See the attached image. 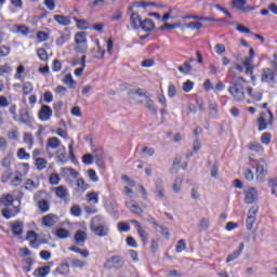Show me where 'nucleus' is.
<instances>
[{
	"label": "nucleus",
	"instance_id": "nucleus-1",
	"mask_svg": "<svg viewBox=\"0 0 277 277\" xmlns=\"http://www.w3.org/2000/svg\"><path fill=\"white\" fill-rule=\"evenodd\" d=\"M228 92L238 103L246 98V91L243 90V84L239 81H234L229 83Z\"/></svg>",
	"mask_w": 277,
	"mask_h": 277
},
{
	"label": "nucleus",
	"instance_id": "nucleus-2",
	"mask_svg": "<svg viewBox=\"0 0 277 277\" xmlns=\"http://www.w3.org/2000/svg\"><path fill=\"white\" fill-rule=\"evenodd\" d=\"M105 269H122L124 267V258L113 255L104 263Z\"/></svg>",
	"mask_w": 277,
	"mask_h": 277
},
{
	"label": "nucleus",
	"instance_id": "nucleus-3",
	"mask_svg": "<svg viewBox=\"0 0 277 277\" xmlns=\"http://www.w3.org/2000/svg\"><path fill=\"white\" fill-rule=\"evenodd\" d=\"M267 114H268V120H265V113H261L260 117L258 118L256 122H258V130L259 131H265L267 129V126L269 124V127H274V113H272V110L267 109Z\"/></svg>",
	"mask_w": 277,
	"mask_h": 277
},
{
	"label": "nucleus",
	"instance_id": "nucleus-4",
	"mask_svg": "<svg viewBox=\"0 0 277 277\" xmlns=\"http://www.w3.org/2000/svg\"><path fill=\"white\" fill-rule=\"evenodd\" d=\"M42 194H47V190H39L34 195V200L38 201V209L41 211V213H47L49 212V209L51 207L49 206V201L47 199L40 200L42 198Z\"/></svg>",
	"mask_w": 277,
	"mask_h": 277
},
{
	"label": "nucleus",
	"instance_id": "nucleus-5",
	"mask_svg": "<svg viewBox=\"0 0 277 277\" xmlns=\"http://www.w3.org/2000/svg\"><path fill=\"white\" fill-rule=\"evenodd\" d=\"M265 168H267L265 160L260 159L255 171L256 181H259V183H263L265 181V176H267V170Z\"/></svg>",
	"mask_w": 277,
	"mask_h": 277
},
{
	"label": "nucleus",
	"instance_id": "nucleus-6",
	"mask_svg": "<svg viewBox=\"0 0 277 277\" xmlns=\"http://www.w3.org/2000/svg\"><path fill=\"white\" fill-rule=\"evenodd\" d=\"M259 200V190L254 187H250L245 190V205H254Z\"/></svg>",
	"mask_w": 277,
	"mask_h": 277
},
{
	"label": "nucleus",
	"instance_id": "nucleus-7",
	"mask_svg": "<svg viewBox=\"0 0 277 277\" xmlns=\"http://www.w3.org/2000/svg\"><path fill=\"white\" fill-rule=\"evenodd\" d=\"M51 116H53V109H51V106L49 105H42L41 109L38 113V118L42 122H47L51 120Z\"/></svg>",
	"mask_w": 277,
	"mask_h": 277
},
{
	"label": "nucleus",
	"instance_id": "nucleus-8",
	"mask_svg": "<svg viewBox=\"0 0 277 277\" xmlns=\"http://www.w3.org/2000/svg\"><path fill=\"white\" fill-rule=\"evenodd\" d=\"M18 121L22 122V124H26L27 127H29V124L34 122V116H31V113H29V109L22 108L19 109Z\"/></svg>",
	"mask_w": 277,
	"mask_h": 277
},
{
	"label": "nucleus",
	"instance_id": "nucleus-9",
	"mask_svg": "<svg viewBox=\"0 0 277 277\" xmlns=\"http://www.w3.org/2000/svg\"><path fill=\"white\" fill-rule=\"evenodd\" d=\"M91 230L94 233V235H97V237H107L109 235V227L103 224H91Z\"/></svg>",
	"mask_w": 277,
	"mask_h": 277
},
{
	"label": "nucleus",
	"instance_id": "nucleus-10",
	"mask_svg": "<svg viewBox=\"0 0 277 277\" xmlns=\"http://www.w3.org/2000/svg\"><path fill=\"white\" fill-rule=\"evenodd\" d=\"M247 1L246 0H233L230 2V5H233V8H235V10H239L240 12H252L253 10H255L254 6H246Z\"/></svg>",
	"mask_w": 277,
	"mask_h": 277
},
{
	"label": "nucleus",
	"instance_id": "nucleus-11",
	"mask_svg": "<svg viewBox=\"0 0 277 277\" xmlns=\"http://www.w3.org/2000/svg\"><path fill=\"white\" fill-rule=\"evenodd\" d=\"M245 248H246V245L243 242H240L239 248L233 253L227 255L226 263H233V261H237V258L241 256V254L243 253Z\"/></svg>",
	"mask_w": 277,
	"mask_h": 277
},
{
	"label": "nucleus",
	"instance_id": "nucleus-12",
	"mask_svg": "<svg viewBox=\"0 0 277 277\" xmlns=\"http://www.w3.org/2000/svg\"><path fill=\"white\" fill-rule=\"evenodd\" d=\"M142 16L140 13H131L130 15V25L133 29H140L142 27Z\"/></svg>",
	"mask_w": 277,
	"mask_h": 277
},
{
	"label": "nucleus",
	"instance_id": "nucleus-13",
	"mask_svg": "<svg viewBox=\"0 0 277 277\" xmlns=\"http://www.w3.org/2000/svg\"><path fill=\"white\" fill-rule=\"evenodd\" d=\"M51 267H53V262L50 263V265H45L42 267H39L35 271L36 277H47L49 274H51Z\"/></svg>",
	"mask_w": 277,
	"mask_h": 277
},
{
	"label": "nucleus",
	"instance_id": "nucleus-14",
	"mask_svg": "<svg viewBox=\"0 0 277 277\" xmlns=\"http://www.w3.org/2000/svg\"><path fill=\"white\" fill-rule=\"evenodd\" d=\"M275 78H276V74L274 72L273 69H269V68L263 69V72H262V82L263 83L274 81Z\"/></svg>",
	"mask_w": 277,
	"mask_h": 277
},
{
	"label": "nucleus",
	"instance_id": "nucleus-15",
	"mask_svg": "<svg viewBox=\"0 0 277 277\" xmlns=\"http://www.w3.org/2000/svg\"><path fill=\"white\" fill-rule=\"evenodd\" d=\"M155 188H156L155 194H156L157 198H159V200H163L164 189H163V181L161 179L156 180Z\"/></svg>",
	"mask_w": 277,
	"mask_h": 277
},
{
	"label": "nucleus",
	"instance_id": "nucleus-16",
	"mask_svg": "<svg viewBox=\"0 0 277 277\" xmlns=\"http://www.w3.org/2000/svg\"><path fill=\"white\" fill-rule=\"evenodd\" d=\"M141 29L148 32L155 31V22L150 18H145L143 23H141Z\"/></svg>",
	"mask_w": 277,
	"mask_h": 277
},
{
	"label": "nucleus",
	"instance_id": "nucleus-17",
	"mask_svg": "<svg viewBox=\"0 0 277 277\" xmlns=\"http://www.w3.org/2000/svg\"><path fill=\"white\" fill-rule=\"evenodd\" d=\"M56 196L57 198H61L64 202H68V188L65 186H58L56 188Z\"/></svg>",
	"mask_w": 277,
	"mask_h": 277
},
{
	"label": "nucleus",
	"instance_id": "nucleus-18",
	"mask_svg": "<svg viewBox=\"0 0 277 277\" xmlns=\"http://www.w3.org/2000/svg\"><path fill=\"white\" fill-rule=\"evenodd\" d=\"M11 230L15 237H21L23 235V222L16 221L15 223L12 224Z\"/></svg>",
	"mask_w": 277,
	"mask_h": 277
},
{
	"label": "nucleus",
	"instance_id": "nucleus-19",
	"mask_svg": "<svg viewBox=\"0 0 277 277\" xmlns=\"http://www.w3.org/2000/svg\"><path fill=\"white\" fill-rule=\"evenodd\" d=\"M55 274L61 276H68L70 274V265L68 263H62L58 267L55 268Z\"/></svg>",
	"mask_w": 277,
	"mask_h": 277
},
{
	"label": "nucleus",
	"instance_id": "nucleus-20",
	"mask_svg": "<svg viewBox=\"0 0 277 277\" xmlns=\"http://www.w3.org/2000/svg\"><path fill=\"white\" fill-rule=\"evenodd\" d=\"M62 144V141H60L58 137H55V136H52V137H49L48 138V142H47V150H49V148H58Z\"/></svg>",
	"mask_w": 277,
	"mask_h": 277
},
{
	"label": "nucleus",
	"instance_id": "nucleus-21",
	"mask_svg": "<svg viewBox=\"0 0 277 277\" xmlns=\"http://www.w3.org/2000/svg\"><path fill=\"white\" fill-rule=\"evenodd\" d=\"M0 202L4 207H12V205H14V196H12L11 194L2 195L0 198Z\"/></svg>",
	"mask_w": 277,
	"mask_h": 277
},
{
	"label": "nucleus",
	"instance_id": "nucleus-22",
	"mask_svg": "<svg viewBox=\"0 0 277 277\" xmlns=\"http://www.w3.org/2000/svg\"><path fill=\"white\" fill-rule=\"evenodd\" d=\"M65 31H67V34L61 35V37L56 39L57 47H64V44H66V42L70 40V31L68 30V28H65Z\"/></svg>",
	"mask_w": 277,
	"mask_h": 277
},
{
	"label": "nucleus",
	"instance_id": "nucleus-23",
	"mask_svg": "<svg viewBox=\"0 0 277 277\" xmlns=\"http://www.w3.org/2000/svg\"><path fill=\"white\" fill-rule=\"evenodd\" d=\"M53 217H55L53 214H47L45 216H43V226H45L47 228H53V226H55V220H53Z\"/></svg>",
	"mask_w": 277,
	"mask_h": 277
},
{
	"label": "nucleus",
	"instance_id": "nucleus-24",
	"mask_svg": "<svg viewBox=\"0 0 277 277\" xmlns=\"http://www.w3.org/2000/svg\"><path fill=\"white\" fill-rule=\"evenodd\" d=\"M54 21L58 23V25H62L63 27H68L70 25V18L68 16L64 15H54Z\"/></svg>",
	"mask_w": 277,
	"mask_h": 277
},
{
	"label": "nucleus",
	"instance_id": "nucleus-25",
	"mask_svg": "<svg viewBox=\"0 0 277 277\" xmlns=\"http://www.w3.org/2000/svg\"><path fill=\"white\" fill-rule=\"evenodd\" d=\"M74 21L76 23L77 29H81L82 31H85L87 29H90V23L85 19H79L77 17H74Z\"/></svg>",
	"mask_w": 277,
	"mask_h": 277
},
{
	"label": "nucleus",
	"instance_id": "nucleus-26",
	"mask_svg": "<svg viewBox=\"0 0 277 277\" xmlns=\"http://www.w3.org/2000/svg\"><path fill=\"white\" fill-rule=\"evenodd\" d=\"M87 36H88V32L85 31L77 32L75 36L76 44H85L88 42Z\"/></svg>",
	"mask_w": 277,
	"mask_h": 277
},
{
	"label": "nucleus",
	"instance_id": "nucleus-27",
	"mask_svg": "<svg viewBox=\"0 0 277 277\" xmlns=\"http://www.w3.org/2000/svg\"><path fill=\"white\" fill-rule=\"evenodd\" d=\"M69 251L76 252V254H81V256H83V259H88V256H90V251L88 249L81 250V248H79L77 246L69 247Z\"/></svg>",
	"mask_w": 277,
	"mask_h": 277
},
{
	"label": "nucleus",
	"instance_id": "nucleus-28",
	"mask_svg": "<svg viewBox=\"0 0 277 277\" xmlns=\"http://www.w3.org/2000/svg\"><path fill=\"white\" fill-rule=\"evenodd\" d=\"M56 161L58 163H66V147H62L56 151Z\"/></svg>",
	"mask_w": 277,
	"mask_h": 277
},
{
	"label": "nucleus",
	"instance_id": "nucleus-29",
	"mask_svg": "<svg viewBox=\"0 0 277 277\" xmlns=\"http://www.w3.org/2000/svg\"><path fill=\"white\" fill-rule=\"evenodd\" d=\"M54 235L58 237V239H68L70 237V232L64 227L58 228L54 232Z\"/></svg>",
	"mask_w": 277,
	"mask_h": 277
},
{
	"label": "nucleus",
	"instance_id": "nucleus-30",
	"mask_svg": "<svg viewBox=\"0 0 277 277\" xmlns=\"http://www.w3.org/2000/svg\"><path fill=\"white\" fill-rule=\"evenodd\" d=\"M177 70H180L182 75H190L193 67L192 64H189V62H184L182 66L177 67Z\"/></svg>",
	"mask_w": 277,
	"mask_h": 277
},
{
	"label": "nucleus",
	"instance_id": "nucleus-31",
	"mask_svg": "<svg viewBox=\"0 0 277 277\" xmlns=\"http://www.w3.org/2000/svg\"><path fill=\"white\" fill-rule=\"evenodd\" d=\"M65 85H69L71 90H75L77 88V81L72 78V75L68 74L64 78Z\"/></svg>",
	"mask_w": 277,
	"mask_h": 277
},
{
	"label": "nucleus",
	"instance_id": "nucleus-32",
	"mask_svg": "<svg viewBox=\"0 0 277 277\" xmlns=\"http://www.w3.org/2000/svg\"><path fill=\"white\" fill-rule=\"evenodd\" d=\"M85 239H88L85 232L80 229L75 234L76 243H85Z\"/></svg>",
	"mask_w": 277,
	"mask_h": 277
},
{
	"label": "nucleus",
	"instance_id": "nucleus-33",
	"mask_svg": "<svg viewBox=\"0 0 277 277\" xmlns=\"http://www.w3.org/2000/svg\"><path fill=\"white\" fill-rule=\"evenodd\" d=\"M87 202H92V205H98V193L96 192L88 193Z\"/></svg>",
	"mask_w": 277,
	"mask_h": 277
},
{
	"label": "nucleus",
	"instance_id": "nucleus-34",
	"mask_svg": "<svg viewBox=\"0 0 277 277\" xmlns=\"http://www.w3.org/2000/svg\"><path fill=\"white\" fill-rule=\"evenodd\" d=\"M249 150H252V153H262L263 146L259 142H251L248 145Z\"/></svg>",
	"mask_w": 277,
	"mask_h": 277
},
{
	"label": "nucleus",
	"instance_id": "nucleus-35",
	"mask_svg": "<svg viewBox=\"0 0 277 277\" xmlns=\"http://www.w3.org/2000/svg\"><path fill=\"white\" fill-rule=\"evenodd\" d=\"M138 236L143 241L144 246H148V233H146V230L141 227V229H137Z\"/></svg>",
	"mask_w": 277,
	"mask_h": 277
},
{
	"label": "nucleus",
	"instance_id": "nucleus-36",
	"mask_svg": "<svg viewBox=\"0 0 277 277\" xmlns=\"http://www.w3.org/2000/svg\"><path fill=\"white\" fill-rule=\"evenodd\" d=\"M31 92H34V84L31 82H24L23 83L24 95L28 96V94H30Z\"/></svg>",
	"mask_w": 277,
	"mask_h": 277
},
{
	"label": "nucleus",
	"instance_id": "nucleus-37",
	"mask_svg": "<svg viewBox=\"0 0 277 277\" xmlns=\"http://www.w3.org/2000/svg\"><path fill=\"white\" fill-rule=\"evenodd\" d=\"M47 159L44 158H37L35 166L37 167V170L42 171L44 168H47Z\"/></svg>",
	"mask_w": 277,
	"mask_h": 277
},
{
	"label": "nucleus",
	"instance_id": "nucleus-38",
	"mask_svg": "<svg viewBox=\"0 0 277 277\" xmlns=\"http://www.w3.org/2000/svg\"><path fill=\"white\" fill-rule=\"evenodd\" d=\"M2 216L5 219V220H11V217H14V211L10 208H3L2 211Z\"/></svg>",
	"mask_w": 277,
	"mask_h": 277
},
{
	"label": "nucleus",
	"instance_id": "nucleus-39",
	"mask_svg": "<svg viewBox=\"0 0 277 277\" xmlns=\"http://www.w3.org/2000/svg\"><path fill=\"white\" fill-rule=\"evenodd\" d=\"M62 107H64V102H62V101L55 102L53 104V109L55 111L56 118H60V115H61V111H62Z\"/></svg>",
	"mask_w": 277,
	"mask_h": 277
},
{
	"label": "nucleus",
	"instance_id": "nucleus-40",
	"mask_svg": "<svg viewBox=\"0 0 277 277\" xmlns=\"http://www.w3.org/2000/svg\"><path fill=\"white\" fill-rule=\"evenodd\" d=\"M262 144H265L266 146H269L272 144V133L265 132L261 136Z\"/></svg>",
	"mask_w": 277,
	"mask_h": 277
},
{
	"label": "nucleus",
	"instance_id": "nucleus-41",
	"mask_svg": "<svg viewBox=\"0 0 277 277\" xmlns=\"http://www.w3.org/2000/svg\"><path fill=\"white\" fill-rule=\"evenodd\" d=\"M25 189H27V192H34V189H38V184H36V182H34V180L28 179L26 181Z\"/></svg>",
	"mask_w": 277,
	"mask_h": 277
},
{
	"label": "nucleus",
	"instance_id": "nucleus-42",
	"mask_svg": "<svg viewBox=\"0 0 277 277\" xmlns=\"http://www.w3.org/2000/svg\"><path fill=\"white\" fill-rule=\"evenodd\" d=\"M146 108L154 114L155 116H157V108L155 107V101L150 100V97L147 100L146 102Z\"/></svg>",
	"mask_w": 277,
	"mask_h": 277
},
{
	"label": "nucleus",
	"instance_id": "nucleus-43",
	"mask_svg": "<svg viewBox=\"0 0 277 277\" xmlns=\"http://www.w3.org/2000/svg\"><path fill=\"white\" fill-rule=\"evenodd\" d=\"M24 143L29 145V148L34 146V135L29 132L24 133Z\"/></svg>",
	"mask_w": 277,
	"mask_h": 277
},
{
	"label": "nucleus",
	"instance_id": "nucleus-44",
	"mask_svg": "<svg viewBox=\"0 0 277 277\" xmlns=\"http://www.w3.org/2000/svg\"><path fill=\"white\" fill-rule=\"evenodd\" d=\"M37 55L42 62H47V60H49V54L43 48L37 50Z\"/></svg>",
	"mask_w": 277,
	"mask_h": 277
},
{
	"label": "nucleus",
	"instance_id": "nucleus-45",
	"mask_svg": "<svg viewBox=\"0 0 277 277\" xmlns=\"http://www.w3.org/2000/svg\"><path fill=\"white\" fill-rule=\"evenodd\" d=\"M254 222H256V216L250 214L247 216V230H252V226H254Z\"/></svg>",
	"mask_w": 277,
	"mask_h": 277
},
{
	"label": "nucleus",
	"instance_id": "nucleus-46",
	"mask_svg": "<svg viewBox=\"0 0 277 277\" xmlns=\"http://www.w3.org/2000/svg\"><path fill=\"white\" fill-rule=\"evenodd\" d=\"M118 230H120V233H129V230H131V225L127 222H119Z\"/></svg>",
	"mask_w": 277,
	"mask_h": 277
},
{
	"label": "nucleus",
	"instance_id": "nucleus-47",
	"mask_svg": "<svg viewBox=\"0 0 277 277\" xmlns=\"http://www.w3.org/2000/svg\"><path fill=\"white\" fill-rule=\"evenodd\" d=\"M49 181L50 185H60V181H62V179L60 177V174L52 173L49 177Z\"/></svg>",
	"mask_w": 277,
	"mask_h": 277
},
{
	"label": "nucleus",
	"instance_id": "nucleus-48",
	"mask_svg": "<svg viewBox=\"0 0 277 277\" xmlns=\"http://www.w3.org/2000/svg\"><path fill=\"white\" fill-rule=\"evenodd\" d=\"M69 262L71 263L72 267H85L88 265L84 261L78 260V259H69Z\"/></svg>",
	"mask_w": 277,
	"mask_h": 277
},
{
	"label": "nucleus",
	"instance_id": "nucleus-49",
	"mask_svg": "<svg viewBox=\"0 0 277 277\" xmlns=\"http://www.w3.org/2000/svg\"><path fill=\"white\" fill-rule=\"evenodd\" d=\"M187 248V243L185 242V239H180L175 246V251L181 253L183 250Z\"/></svg>",
	"mask_w": 277,
	"mask_h": 277
},
{
	"label": "nucleus",
	"instance_id": "nucleus-50",
	"mask_svg": "<svg viewBox=\"0 0 277 277\" xmlns=\"http://www.w3.org/2000/svg\"><path fill=\"white\" fill-rule=\"evenodd\" d=\"M82 163L85 166H92L94 163V156L92 154H87L82 157Z\"/></svg>",
	"mask_w": 277,
	"mask_h": 277
},
{
	"label": "nucleus",
	"instance_id": "nucleus-51",
	"mask_svg": "<svg viewBox=\"0 0 277 277\" xmlns=\"http://www.w3.org/2000/svg\"><path fill=\"white\" fill-rule=\"evenodd\" d=\"M16 34H21L22 36H29V27L25 25L17 26Z\"/></svg>",
	"mask_w": 277,
	"mask_h": 277
},
{
	"label": "nucleus",
	"instance_id": "nucleus-52",
	"mask_svg": "<svg viewBox=\"0 0 277 277\" xmlns=\"http://www.w3.org/2000/svg\"><path fill=\"white\" fill-rule=\"evenodd\" d=\"M77 187H80V192H85L90 188V185L85 184L84 179H78L77 180Z\"/></svg>",
	"mask_w": 277,
	"mask_h": 277
},
{
	"label": "nucleus",
	"instance_id": "nucleus-53",
	"mask_svg": "<svg viewBox=\"0 0 277 277\" xmlns=\"http://www.w3.org/2000/svg\"><path fill=\"white\" fill-rule=\"evenodd\" d=\"M106 211L110 215H117L118 214V209H116V207L111 202L106 203Z\"/></svg>",
	"mask_w": 277,
	"mask_h": 277
},
{
	"label": "nucleus",
	"instance_id": "nucleus-54",
	"mask_svg": "<svg viewBox=\"0 0 277 277\" xmlns=\"http://www.w3.org/2000/svg\"><path fill=\"white\" fill-rule=\"evenodd\" d=\"M17 157H18V159L27 160V159H30L31 156L25 150V148H19L17 150Z\"/></svg>",
	"mask_w": 277,
	"mask_h": 277
},
{
	"label": "nucleus",
	"instance_id": "nucleus-55",
	"mask_svg": "<svg viewBox=\"0 0 277 277\" xmlns=\"http://www.w3.org/2000/svg\"><path fill=\"white\" fill-rule=\"evenodd\" d=\"M129 209L134 215H142V213H144V210L137 205H132Z\"/></svg>",
	"mask_w": 277,
	"mask_h": 277
},
{
	"label": "nucleus",
	"instance_id": "nucleus-56",
	"mask_svg": "<svg viewBox=\"0 0 277 277\" xmlns=\"http://www.w3.org/2000/svg\"><path fill=\"white\" fill-rule=\"evenodd\" d=\"M70 213L71 215H74L75 217H80L81 215V207H79V205H75L70 208Z\"/></svg>",
	"mask_w": 277,
	"mask_h": 277
},
{
	"label": "nucleus",
	"instance_id": "nucleus-57",
	"mask_svg": "<svg viewBox=\"0 0 277 277\" xmlns=\"http://www.w3.org/2000/svg\"><path fill=\"white\" fill-rule=\"evenodd\" d=\"M89 179L93 183H98V175H96V171L94 169L88 170Z\"/></svg>",
	"mask_w": 277,
	"mask_h": 277
},
{
	"label": "nucleus",
	"instance_id": "nucleus-58",
	"mask_svg": "<svg viewBox=\"0 0 277 277\" xmlns=\"http://www.w3.org/2000/svg\"><path fill=\"white\" fill-rule=\"evenodd\" d=\"M12 163V156L8 154L1 161L2 168H10V164Z\"/></svg>",
	"mask_w": 277,
	"mask_h": 277
},
{
	"label": "nucleus",
	"instance_id": "nucleus-59",
	"mask_svg": "<svg viewBox=\"0 0 277 277\" xmlns=\"http://www.w3.org/2000/svg\"><path fill=\"white\" fill-rule=\"evenodd\" d=\"M187 29H202V23L200 22H190L186 25Z\"/></svg>",
	"mask_w": 277,
	"mask_h": 277
},
{
	"label": "nucleus",
	"instance_id": "nucleus-60",
	"mask_svg": "<svg viewBox=\"0 0 277 277\" xmlns=\"http://www.w3.org/2000/svg\"><path fill=\"white\" fill-rule=\"evenodd\" d=\"M164 276H167V277H181V276H183V274H181L176 269H171V271H166Z\"/></svg>",
	"mask_w": 277,
	"mask_h": 277
},
{
	"label": "nucleus",
	"instance_id": "nucleus-61",
	"mask_svg": "<svg viewBox=\"0 0 277 277\" xmlns=\"http://www.w3.org/2000/svg\"><path fill=\"white\" fill-rule=\"evenodd\" d=\"M192 90H194V82H192V80H187L186 82L183 83L184 92H192Z\"/></svg>",
	"mask_w": 277,
	"mask_h": 277
},
{
	"label": "nucleus",
	"instance_id": "nucleus-62",
	"mask_svg": "<svg viewBox=\"0 0 277 277\" xmlns=\"http://www.w3.org/2000/svg\"><path fill=\"white\" fill-rule=\"evenodd\" d=\"M10 55V47L0 45V57H8Z\"/></svg>",
	"mask_w": 277,
	"mask_h": 277
},
{
	"label": "nucleus",
	"instance_id": "nucleus-63",
	"mask_svg": "<svg viewBox=\"0 0 277 277\" xmlns=\"http://www.w3.org/2000/svg\"><path fill=\"white\" fill-rule=\"evenodd\" d=\"M39 256H40V259H42V261H50L51 253L48 250H42V251H40Z\"/></svg>",
	"mask_w": 277,
	"mask_h": 277
},
{
	"label": "nucleus",
	"instance_id": "nucleus-64",
	"mask_svg": "<svg viewBox=\"0 0 277 277\" xmlns=\"http://www.w3.org/2000/svg\"><path fill=\"white\" fill-rule=\"evenodd\" d=\"M43 101L44 103H53V93L45 91L43 94Z\"/></svg>",
	"mask_w": 277,
	"mask_h": 277
}]
</instances>
